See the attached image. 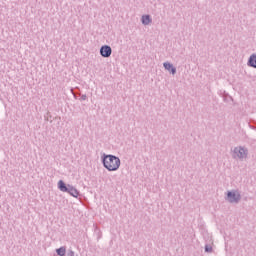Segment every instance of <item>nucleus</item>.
<instances>
[{"label":"nucleus","mask_w":256,"mask_h":256,"mask_svg":"<svg viewBox=\"0 0 256 256\" xmlns=\"http://www.w3.org/2000/svg\"><path fill=\"white\" fill-rule=\"evenodd\" d=\"M113 53V49H111V46L104 45L100 48V55L102 57H111V54Z\"/></svg>","instance_id":"nucleus-5"},{"label":"nucleus","mask_w":256,"mask_h":256,"mask_svg":"<svg viewBox=\"0 0 256 256\" xmlns=\"http://www.w3.org/2000/svg\"><path fill=\"white\" fill-rule=\"evenodd\" d=\"M163 65H171L169 62H164Z\"/></svg>","instance_id":"nucleus-14"},{"label":"nucleus","mask_w":256,"mask_h":256,"mask_svg":"<svg viewBox=\"0 0 256 256\" xmlns=\"http://www.w3.org/2000/svg\"><path fill=\"white\" fill-rule=\"evenodd\" d=\"M87 100V95L83 94L80 98V101H86Z\"/></svg>","instance_id":"nucleus-12"},{"label":"nucleus","mask_w":256,"mask_h":256,"mask_svg":"<svg viewBox=\"0 0 256 256\" xmlns=\"http://www.w3.org/2000/svg\"><path fill=\"white\" fill-rule=\"evenodd\" d=\"M248 155L249 150L246 147L238 146L234 148L232 157L233 159H239L240 161H243V159H247Z\"/></svg>","instance_id":"nucleus-3"},{"label":"nucleus","mask_w":256,"mask_h":256,"mask_svg":"<svg viewBox=\"0 0 256 256\" xmlns=\"http://www.w3.org/2000/svg\"><path fill=\"white\" fill-rule=\"evenodd\" d=\"M164 69L166 71H169V73H171L172 75H175V73H177V68H175V66L173 65H164Z\"/></svg>","instance_id":"nucleus-7"},{"label":"nucleus","mask_w":256,"mask_h":256,"mask_svg":"<svg viewBox=\"0 0 256 256\" xmlns=\"http://www.w3.org/2000/svg\"><path fill=\"white\" fill-rule=\"evenodd\" d=\"M142 25H151L153 23V19L150 15H143L141 18Z\"/></svg>","instance_id":"nucleus-6"},{"label":"nucleus","mask_w":256,"mask_h":256,"mask_svg":"<svg viewBox=\"0 0 256 256\" xmlns=\"http://www.w3.org/2000/svg\"><path fill=\"white\" fill-rule=\"evenodd\" d=\"M58 189L62 191V193H69L72 197H79V190L73 187L71 184H66L65 181H58Z\"/></svg>","instance_id":"nucleus-2"},{"label":"nucleus","mask_w":256,"mask_h":256,"mask_svg":"<svg viewBox=\"0 0 256 256\" xmlns=\"http://www.w3.org/2000/svg\"><path fill=\"white\" fill-rule=\"evenodd\" d=\"M101 162L107 171H117L121 167V159L113 154H103Z\"/></svg>","instance_id":"nucleus-1"},{"label":"nucleus","mask_w":256,"mask_h":256,"mask_svg":"<svg viewBox=\"0 0 256 256\" xmlns=\"http://www.w3.org/2000/svg\"><path fill=\"white\" fill-rule=\"evenodd\" d=\"M250 67H253L254 69H256V65H251Z\"/></svg>","instance_id":"nucleus-16"},{"label":"nucleus","mask_w":256,"mask_h":256,"mask_svg":"<svg viewBox=\"0 0 256 256\" xmlns=\"http://www.w3.org/2000/svg\"><path fill=\"white\" fill-rule=\"evenodd\" d=\"M223 101H224V103H231L232 102L233 105H235V100L229 94H223Z\"/></svg>","instance_id":"nucleus-8"},{"label":"nucleus","mask_w":256,"mask_h":256,"mask_svg":"<svg viewBox=\"0 0 256 256\" xmlns=\"http://www.w3.org/2000/svg\"><path fill=\"white\" fill-rule=\"evenodd\" d=\"M204 251H205V253H213V246L206 244L204 247Z\"/></svg>","instance_id":"nucleus-11"},{"label":"nucleus","mask_w":256,"mask_h":256,"mask_svg":"<svg viewBox=\"0 0 256 256\" xmlns=\"http://www.w3.org/2000/svg\"><path fill=\"white\" fill-rule=\"evenodd\" d=\"M68 256H75V252L73 250H69Z\"/></svg>","instance_id":"nucleus-13"},{"label":"nucleus","mask_w":256,"mask_h":256,"mask_svg":"<svg viewBox=\"0 0 256 256\" xmlns=\"http://www.w3.org/2000/svg\"><path fill=\"white\" fill-rule=\"evenodd\" d=\"M56 253L59 256H65V253H67V248L65 246H62V247L56 249Z\"/></svg>","instance_id":"nucleus-9"},{"label":"nucleus","mask_w":256,"mask_h":256,"mask_svg":"<svg viewBox=\"0 0 256 256\" xmlns=\"http://www.w3.org/2000/svg\"><path fill=\"white\" fill-rule=\"evenodd\" d=\"M247 65H256V53L249 57Z\"/></svg>","instance_id":"nucleus-10"},{"label":"nucleus","mask_w":256,"mask_h":256,"mask_svg":"<svg viewBox=\"0 0 256 256\" xmlns=\"http://www.w3.org/2000/svg\"><path fill=\"white\" fill-rule=\"evenodd\" d=\"M226 201H228V203H235L237 205V203L241 201V193L239 190L228 191Z\"/></svg>","instance_id":"nucleus-4"},{"label":"nucleus","mask_w":256,"mask_h":256,"mask_svg":"<svg viewBox=\"0 0 256 256\" xmlns=\"http://www.w3.org/2000/svg\"><path fill=\"white\" fill-rule=\"evenodd\" d=\"M71 93H73L74 97L77 98V96L75 95V92H73V89H71Z\"/></svg>","instance_id":"nucleus-15"}]
</instances>
